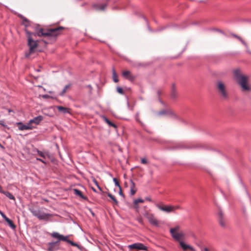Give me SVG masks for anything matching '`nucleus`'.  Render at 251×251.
Returning a JSON list of instances; mask_svg holds the SVG:
<instances>
[{
    "label": "nucleus",
    "instance_id": "nucleus-1",
    "mask_svg": "<svg viewBox=\"0 0 251 251\" xmlns=\"http://www.w3.org/2000/svg\"><path fill=\"white\" fill-rule=\"evenodd\" d=\"M63 28L62 26L50 28H41L37 31L36 34L25 30L27 37V46L29 48L28 52L25 54V57H29L31 54L37 51L38 43V41L35 40L36 34L38 36L46 38L48 40V41H46L47 43H51L55 40L56 37L60 34Z\"/></svg>",
    "mask_w": 251,
    "mask_h": 251
},
{
    "label": "nucleus",
    "instance_id": "nucleus-2",
    "mask_svg": "<svg viewBox=\"0 0 251 251\" xmlns=\"http://www.w3.org/2000/svg\"><path fill=\"white\" fill-rule=\"evenodd\" d=\"M233 74L235 79L241 86L242 91H247L250 90V87L247 84L248 77L243 75L239 69L234 70Z\"/></svg>",
    "mask_w": 251,
    "mask_h": 251
},
{
    "label": "nucleus",
    "instance_id": "nucleus-3",
    "mask_svg": "<svg viewBox=\"0 0 251 251\" xmlns=\"http://www.w3.org/2000/svg\"><path fill=\"white\" fill-rule=\"evenodd\" d=\"M216 89L223 100H226L228 99V93L225 83L221 81H218L216 83Z\"/></svg>",
    "mask_w": 251,
    "mask_h": 251
},
{
    "label": "nucleus",
    "instance_id": "nucleus-4",
    "mask_svg": "<svg viewBox=\"0 0 251 251\" xmlns=\"http://www.w3.org/2000/svg\"><path fill=\"white\" fill-rule=\"evenodd\" d=\"M170 232L173 238L179 242L184 239L185 234L183 231L180 230V227L179 226L171 228Z\"/></svg>",
    "mask_w": 251,
    "mask_h": 251
},
{
    "label": "nucleus",
    "instance_id": "nucleus-5",
    "mask_svg": "<svg viewBox=\"0 0 251 251\" xmlns=\"http://www.w3.org/2000/svg\"><path fill=\"white\" fill-rule=\"evenodd\" d=\"M31 212L34 216L38 218L39 220H47L51 216V214L45 213L38 209L33 208L31 209Z\"/></svg>",
    "mask_w": 251,
    "mask_h": 251
},
{
    "label": "nucleus",
    "instance_id": "nucleus-6",
    "mask_svg": "<svg viewBox=\"0 0 251 251\" xmlns=\"http://www.w3.org/2000/svg\"><path fill=\"white\" fill-rule=\"evenodd\" d=\"M230 36L239 40L244 46L246 51L251 54V48L249 47L247 42L242 37L233 33H231Z\"/></svg>",
    "mask_w": 251,
    "mask_h": 251
},
{
    "label": "nucleus",
    "instance_id": "nucleus-7",
    "mask_svg": "<svg viewBox=\"0 0 251 251\" xmlns=\"http://www.w3.org/2000/svg\"><path fill=\"white\" fill-rule=\"evenodd\" d=\"M51 236L53 238L58 239L59 240L66 241L71 244L72 246H76L78 247V245L76 243H75L73 241L68 240V237L67 236H64L63 235L60 234L58 232H53L52 233H51Z\"/></svg>",
    "mask_w": 251,
    "mask_h": 251
},
{
    "label": "nucleus",
    "instance_id": "nucleus-8",
    "mask_svg": "<svg viewBox=\"0 0 251 251\" xmlns=\"http://www.w3.org/2000/svg\"><path fill=\"white\" fill-rule=\"evenodd\" d=\"M144 216L148 219L150 223L155 226H158V222L157 219L155 218L154 215L152 213H150L148 211H146L144 214Z\"/></svg>",
    "mask_w": 251,
    "mask_h": 251
},
{
    "label": "nucleus",
    "instance_id": "nucleus-9",
    "mask_svg": "<svg viewBox=\"0 0 251 251\" xmlns=\"http://www.w3.org/2000/svg\"><path fill=\"white\" fill-rule=\"evenodd\" d=\"M156 206L161 211L169 213L171 212V205H165L162 202L156 203Z\"/></svg>",
    "mask_w": 251,
    "mask_h": 251
},
{
    "label": "nucleus",
    "instance_id": "nucleus-10",
    "mask_svg": "<svg viewBox=\"0 0 251 251\" xmlns=\"http://www.w3.org/2000/svg\"><path fill=\"white\" fill-rule=\"evenodd\" d=\"M128 248L130 249H138L139 250H147V247L144 244L140 243H134L132 245H128Z\"/></svg>",
    "mask_w": 251,
    "mask_h": 251
},
{
    "label": "nucleus",
    "instance_id": "nucleus-11",
    "mask_svg": "<svg viewBox=\"0 0 251 251\" xmlns=\"http://www.w3.org/2000/svg\"><path fill=\"white\" fill-rule=\"evenodd\" d=\"M218 220L220 226L222 227L226 226V222L225 219L224 215L223 212L219 210L218 212Z\"/></svg>",
    "mask_w": 251,
    "mask_h": 251
},
{
    "label": "nucleus",
    "instance_id": "nucleus-12",
    "mask_svg": "<svg viewBox=\"0 0 251 251\" xmlns=\"http://www.w3.org/2000/svg\"><path fill=\"white\" fill-rule=\"evenodd\" d=\"M60 240L54 242H50L48 244V251H54L57 250L58 249V244Z\"/></svg>",
    "mask_w": 251,
    "mask_h": 251
},
{
    "label": "nucleus",
    "instance_id": "nucleus-13",
    "mask_svg": "<svg viewBox=\"0 0 251 251\" xmlns=\"http://www.w3.org/2000/svg\"><path fill=\"white\" fill-rule=\"evenodd\" d=\"M122 75L123 77L131 81H133L135 79V77L133 76L131 72L129 71H124L122 72Z\"/></svg>",
    "mask_w": 251,
    "mask_h": 251
},
{
    "label": "nucleus",
    "instance_id": "nucleus-14",
    "mask_svg": "<svg viewBox=\"0 0 251 251\" xmlns=\"http://www.w3.org/2000/svg\"><path fill=\"white\" fill-rule=\"evenodd\" d=\"M107 4H94L93 5V8L97 11H103L105 9Z\"/></svg>",
    "mask_w": 251,
    "mask_h": 251
},
{
    "label": "nucleus",
    "instance_id": "nucleus-15",
    "mask_svg": "<svg viewBox=\"0 0 251 251\" xmlns=\"http://www.w3.org/2000/svg\"><path fill=\"white\" fill-rule=\"evenodd\" d=\"M179 243L182 249L185 251L187 250H190L191 251H195V250L192 246L185 244L182 241H179Z\"/></svg>",
    "mask_w": 251,
    "mask_h": 251
},
{
    "label": "nucleus",
    "instance_id": "nucleus-16",
    "mask_svg": "<svg viewBox=\"0 0 251 251\" xmlns=\"http://www.w3.org/2000/svg\"><path fill=\"white\" fill-rule=\"evenodd\" d=\"M43 120V117L40 115L34 118L33 119L30 120V123L37 125H39Z\"/></svg>",
    "mask_w": 251,
    "mask_h": 251
},
{
    "label": "nucleus",
    "instance_id": "nucleus-17",
    "mask_svg": "<svg viewBox=\"0 0 251 251\" xmlns=\"http://www.w3.org/2000/svg\"><path fill=\"white\" fill-rule=\"evenodd\" d=\"M131 186H130V194L133 196L136 192L137 189L135 187V184L132 180H130Z\"/></svg>",
    "mask_w": 251,
    "mask_h": 251
},
{
    "label": "nucleus",
    "instance_id": "nucleus-18",
    "mask_svg": "<svg viewBox=\"0 0 251 251\" xmlns=\"http://www.w3.org/2000/svg\"><path fill=\"white\" fill-rule=\"evenodd\" d=\"M19 126V129L20 130H29V127L26 126V125L23 124L22 122H19L17 124Z\"/></svg>",
    "mask_w": 251,
    "mask_h": 251
},
{
    "label": "nucleus",
    "instance_id": "nucleus-19",
    "mask_svg": "<svg viewBox=\"0 0 251 251\" xmlns=\"http://www.w3.org/2000/svg\"><path fill=\"white\" fill-rule=\"evenodd\" d=\"M171 96L174 99L177 97V92L175 84H173L172 86Z\"/></svg>",
    "mask_w": 251,
    "mask_h": 251
},
{
    "label": "nucleus",
    "instance_id": "nucleus-20",
    "mask_svg": "<svg viewBox=\"0 0 251 251\" xmlns=\"http://www.w3.org/2000/svg\"><path fill=\"white\" fill-rule=\"evenodd\" d=\"M57 108L59 112H61L64 114L69 112L68 108L64 107L62 106H58L57 107Z\"/></svg>",
    "mask_w": 251,
    "mask_h": 251
},
{
    "label": "nucleus",
    "instance_id": "nucleus-21",
    "mask_svg": "<svg viewBox=\"0 0 251 251\" xmlns=\"http://www.w3.org/2000/svg\"><path fill=\"white\" fill-rule=\"evenodd\" d=\"M144 202V200L143 199H138L135 200L133 201V203L134 204L135 208H138V204L139 203H143Z\"/></svg>",
    "mask_w": 251,
    "mask_h": 251
},
{
    "label": "nucleus",
    "instance_id": "nucleus-22",
    "mask_svg": "<svg viewBox=\"0 0 251 251\" xmlns=\"http://www.w3.org/2000/svg\"><path fill=\"white\" fill-rule=\"evenodd\" d=\"M112 77L113 81L115 82H118L119 81L118 75L116 73L115 69H114L112 70Z\"/></svg>",
    "mask_w": 251,
    "mask_h": 251
},
{
    "label": "nucleus",
    "instance_id": "nucleus-23",
    "mask_svg": "<svg viewBox=\"0 0 251 251\" xmlns=\"http://www.w3.org/2000/svg\"><path fill=\"white\" fill-rule=\"evenodd\" d=\"M5 221L8 224L9 226L12 228L15 229L16 227V226L13 223L12 220L9 219V218H5Z\"/></svg>",
    "mask_w": 251,
    "mask_h": 251
},
{
    "label": "nucleus",
    "instance_id": "nucleus-24",
    "mask_svg": "<svg viewBox=\"0 0 251 251\" xmlns=\"http://www.w3.org/2000/svg\"><path fill=\"white\" fill-rule=\"evenodd\" d=\"M3 194L5 195L7 197L9 198L10 200H15L14 197L10 192L8 191H4V193H3Z\"/></svg>",
    "mask_w": 251,
    "mask_h": 251
},
{
    "label": "nucleus",
    "instance_id": "nucleus-25",
    "mask_svg": "<svg viewBox=\"0 0 251 251\" xmlns=\"http://www.w3.org/2000/svg\"><path fill=\"white\" fill-rule=\"evenodd\" d=\"M107 196L111 199L112 200V201H113L114 203L116 205H118V201H117V200H116V199L115 198V197L113 196L112 194H111L110 193H108L107 194Z\"/></svg>",
    "mask_w": 251,
    "mask_h": 251
},
{
    "label": "nucleus",
    "instance_id": "nucleus-26",
    "mask_svg": "<svg viewBox=\"0 0 251 251\" xmlns=\"http://www.w3.org/2000/svg\"><path fill=\"white\" fill-rule=\"evenodd\" d=\"M103 119L105 121V122L110 126H113L114 127H116V126L113 124V123H112L111 121H110L107 118H106V117H103Z\"/></svg>",
    "mask_w": 251,
    "mask_h": 251
},
{
    "label": "nucleus",
    "instance_id": "nucleus-27",
    "mask_svg": "<svg viewBox=\"0 0 251 251\" xmlns=\"http://www.w3.org/2000/svg\"><path fill=\"white\" fill-rule=\"evenodd\" d=\"M79 198L82 199V201H86L87 202H89L88 200V198L86 196H84L82 192L79 191Z\"/></svg>",
    "mask_w": 251,
    "mask_h": 251
},
{
    "label": "nucleus",
    "instance_id": "nucleus-28",
    "mask_svg": "<svg viewBox=\"0 0 251 251\" xmlns=\"http://www.w3.org/2000/svg\"><path fill=\"white\" fill-rule=\"evenodd\" d=\"M70 87V85H67L65 86V87L63 88V89L62 90V91L60 92V96H63L64 95L65 93L66 92L67 90L69 89Z\"/></svg>",
    "mask_w": 251,
    "mask_h": 251
},
{
    "label": "nucleus",
    "instance_id": "nucleus-29",
    "mask_svg": "<svg viewBox=\"0 0 251 251\" xmlns=\"http://www.w3.org/2000/svg\"><path fill=\"white\" fill-rule=\"evenodd\" d=\"M181 209L179 205H171V212H175L176 210Z\"/></svg>",
    "mask_w": 251,
    "mask_h": 251
},
{
    "label": "nucleus",
    "instance_id": "nucleus-30",
    "mask_svg": "<svg viewBox=\"0 0 251 251\" xmlns=\"http://www.w3.org/2000/svg\"><path fill=\"white\" fill-rule=\"evenodd\" d=\"M137 221L142 225H144V221L142 218L141 216L138 217L137 218Z\"/></svg>",
    "mask_w": 251,
    "mask_h": 251
},
{
    "label": "nucleus",
    "instance_id": "nucleus-31",
    "mask_svg": "<svg viewBox=\"0 0 251 251\" xmlns=\"http://www.w3.org/2000/svg\"><path fill=\"white\" fill-rule=\"evenodd\" d=\"M169 112L164 110L159 111L158 113V115H164L167 114Z\"/></svg>",
    "mask_w": 251,
    "mask_h": 251
},
{
    "label": "nucleus",
    "instance_id": "nucleus-32",
    "mask_svg": "<svg viewBox=\"0 0 251 251\" xmlns=\"http://www.w3.org/2000/svg\"><path fill=\"white\" fill-rule=\"evenodd\" d=\"M113 181H114L116 186H118L119 188L121 187L120 185L119 182L117 178H113Z\"/></svg>",
    "mask_w": 251,
    "mask_h": 251
},
{
    "label": "nucleus",
    "instance_id": "nucleus-33",
    "mask_svg": "<svg viewBox=\"0 0 251 251\" xmlns=\"http://www.w3.org/2000/svg\"><path fill=\"white\" fill-rule=\"evenodd\" d=\"M141 162L142 164H146L148 163V160L147 158H142L141 160Z\"/></svg>",
    "mask_w": 251,
    "mask_h": 251
},
{
    "label": "nucleus",
    "instance_id": "nucleus-34",
    "mask_svg": "<svg viewBox=\"0 0 251 251\" xmlns=\"http://www.w3.org/2000/svg\"><path fill=\"white\" fill-rule=\"evenodd\" d=\"M117 91L119 94H124V93L123 89L121 87H118L117 88Z\"/></svg>",
    "mask_w": 251,
    "mask_h": 251
},
{
    "label": "nucleus",
    "instance_id": "nucleus-35",
    "mask_svg": "<svg viewBox=\"0 0 251 251\" xmlns=\"http://www.w3.org/2000/svg\"><path fill=\"white\" fill-rule=\"evenodd\" d=\"M93 181L94 183L96 184V185L97 186V187L99 188V189L100 191H102L101 188V187L99 186V184H98V181H97L95 179H94Z\"/></svg>",
    "mask_w": 251,
    "mask_h": 251
},
{
    "label": "nucleus",
    "instance_id": "nucleus-36",
    "mask_svg": "<svg viewBox=\"0 0 251 251\" xmlns=\"http://www.w3.org/2000/svg\"><path fill=\"white\" fill-rule=\"evenodd\" d=\"M32 123H30V120L26 124V126L30 127L29 129H32L33 128V126H32Z\"/></svg>",
    "mask_w": 251,
    "mask_h": 251
},
{
    "label": "nucleus",
    "instance_id": "nucleus-37",
    "mask_svg": "<svg viewBox=\"0 0 251 251\" xmlns=\"http://www.w3.org/2000/svg\"><path fill=\"white\" fill-rule=\"evenodd\" d=\"M32 123H30V120L26 124V126L30 127L29 129H32L33 128V126H32Z\"/></svg>",
    "mask_w": 251,
    "mask_h": 251
},
{
    "label": "nucleus",
    "instance_id": "nucleus-38",
    "mask_svg": "<svg viewBox=\"0 0 251 251\" xmlns=\"http://www.w3.org/2000/svg\"><path fill=\"white\" fill-rule=\"evenodd\" d=\"M213 152H215V154H214V155H221L222 154L218 151H214Z\"/></svg>",
    "mask_w": 251,
    "mask_h": 251
},
{
    "label": "nucleus",
    "instance_id": "nucleus-39",
    "mask_svg": "<svg viewBox=\"0 0 251 251\" xmlns=\"http://www.w3.org/2000/svg\"><path fill=\"white\" fill-rule=\"evenodd\" d=\"M119 188V194H120V195H121L123 197H124L125 196H124V194L123 193L122 188L120 187V188Z\"/></svg>",
    "mask_w": 251,
    "mask_h": 251
},
{
    "label": "nucleus",
    "instance_id": "nucleus-40",
    "mask_svg": "<svg viewBox=\"0 0 251 251\" xmlns=\"http://www.w3.org/2000/svg\"><path fill=\"white\" fill-rule=\"evenodd\" d=\"M42 97L43 99H49L50 98V96L48 95H43L42 96Z\"/></svg>",
    "mask_w": 251,
    "mask_h": 251
},
{
    "label": "nucleus",
    "instance_id": "nucleus-41",
    "mask_svg": "<svg viewBox=\"0 0 251 251\" xmlns=\"http://www.w3.org/2000/svg\"><path fill=\"white\" fill-rule=\"evenodd\" d=\"M87 88H88V89H89V92L90 93H91V90H92V87H91L90 85H88V86H87Z\"/></svg>",
    "mask_w": 251,
    "mask_h": 251
},
{
    "label": "nucleus",
    "instance_id": "nucleus-42",
    "mask_svg": "<svg viewBox=\"0 0 251 251\" xmlns=\"http://www.w3.org/2000/svg\"><path fill=\"white\" fill-rule=\"evenodd\" d=\"M38 154L41 156V157H44V155L43 154V153L42 152V151H38Z\"/></svg>",
    "mask_w": 251,
    "mask_h": 251
},
{
    "label": "nucleus",
    "instance_id": "nucleus-43",
    "mask_svg": "<svg viewBox=\"0 0 251 251\" xmlns=\"http://www.w3.org/2000/svg\"><path fill=\"white\" fill-rule=\"evenodd\" d=\"M1 215L2 217L4 218V219L5 220V218H8L5 214H4L2 212H0Z\"/></svg>",
    "mask_w": 251,
    "mask_h": 251
},
{
    "label": "nucleus",
    "instance_id": "nucleus-44",
    "mask_svg": "<svg viewBox=\"0 0 251 251\" xmlns=\"http://www.w3.org/2000/svg\"><path fill=\"white\" fill-rule=\"evenodd\" d=\"M0 125L2 126L4 125V121L3 120H0Z\"/></svg>",
    "mask_w": 251,
    "mask_h": 251
},
{
    "label": "nucleus",
    "instance_id": "nucleus-45",
    "mask_svg": "<svg viewBox=\"0 0 251 251\" xmlns=\"http://www.w3.org/2000/svg\"><path fill=\"white\" fill-rule=\"evenodd\" d=\"M74 191H75V195H78V190L75 189Z\"/></svg>",
    "mask_w": 251,
    "mask_h": 251
},
{
    "label": "nucleus",
    "instance_id": "nucleus-46",
    "mask_svg": "<svg viewBox=\"0 0 251 251\" xmlns=\"http://www.w3.org/2000/svg\"><path fill=\"white\" fill-rule=\"evenodd\" d=\"M4 191H5L3 190L2 187L0 185V192L3 194V193H4Z\"/></svg>",
    "mask_w": 251,
    "mask_h": 251
},
{
    "label": "nucleus",
    "instance_id": "nucleus-47",
    "mask_svg": "<svg viewBox=\"0 0 251 251\" xmlns=\"http://www.w3.org/2000/svg\"><path fill=\"white\" fill-rule=\"evenodd\" d=\"M37 158V160H39L40 161H42L44 163H45L44 161L42 160V159H41L40 158Z\"/></svg>",
    "mask_w": 251,
    "mask_h": 251
},
{
    "label": "nucleus",
    "instance_id": "nucleus-48",
    "mask_svg": "<svg viewBox=\"0 0 251 251\" xmlns=\"http://www.w3.org/2000/svg\"><path fill=\"white\" fill-rule=\"evenodd\" d=\"M8 111L9 113H10V112H13V111L11 110L10 109H8Z\"/></svg>",
    "mask_w": 251,
    "mask_h": 251
},
{
    "label": "nucleus",
    "instance_id": "nucleus-49",
    "mask_svg": "<svg viewBox=\"0 0 251 251\" xmlns=\"http://www.w3.org/2000/svg\"><path fill=\"white\" fill-rule=\"evenodd\" d=\"M24 22H25V23H28V20H26V19H24Z\"/></svg>",
    "mask_w": 251,
    "mask_h": 251
},
{
    "label": "nucleus",
    "instance_id": "nucleus-50",
    "mask_svg": "<svg viewBox=\"0 0 251 251\" xmlns=\"http://www.w3.org/2000/svg\"><path fill=\"white\" fill-rule=\"evenodd\" d=\"M146 200H148V201H151V198H146Z\"/></svg>",
    "mask_w": 251,
    "mask_h": 251
},
{
    "label": "nucleus",
    "instance_id": "nucleus-51",
    "mask_svg": "<svg viewBox=\"0 0 251 251\" xmlns=\"http://www.w3.org/2000/svg\"><path fill=\"white\" fill-rule=\"evenodd\" d=\"M92 189H93V190L94 191H95V192H96V190H95L94 188H92Z\"/></svg>",
    "mask_w": 251,
    "mask_h": 251
},
{
    "label": "nucleus",
    "instance_id": "nucleus-52",
    "mask_svg": "<svg viewBox=\"0 0 251 251\" xmlns=\"http://www.w3.org/2000/svg\"><path fill=\"white\" fill-rule=\"evenodd\" d=\"M204 250H205V251H208V250H207V248H205V249H204Z\"/></svg>",
    "mask_w": 251,
    "mask_h": 251
},
{
    "label": "nucleus",
    "instance_id": "nucleus-53",
    "mask_svg": "<svg viewBox=\"0 0 251 251\" xmlns=\"http://www.w3.org/2000/svg\"><path fill=\"white\" fill-rule=\"evenodd\" d=\"M25 26H27V24H25Z\"/></svg>",
    "mask_w": 251,
    "mask_h": 251
}]
</instances>
